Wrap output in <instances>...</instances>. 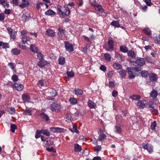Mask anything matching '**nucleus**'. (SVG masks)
<instances>
[{
    "label": "nucleus",
    "instance_id": "39448f33",
    "mask_svg": "<svg viewBox=\"0 0 160 160\" xmlns=\"http://www.w3.org/2000/svg\"><path fill=\"white\" fill-rule=\"evenodd\" d=\"M65 47L67 50L70 52H72L74 50L72 45L68 42L65 41Z\"/></svg>",
    "mask_w": 160,
    "mask_h": 160
},
{
    "label": "nucleus",
    "instance_id": "4be33fe9",
    "mask_svg": "<svg viewBox=\"0 0 160 160\" xmlns=\"http://www.w3.org/2000/svg\"><path fill=\"white\" fill-rule=\"evenodd\" d=\"M74 149L75 152H79L82 149V147L78 144H75L74 145Z\"/></svg>",
    "mask_w": 160,
    "mask_h": 160
},
{
    "label": "nucleus",
    "instance_id": "a18cd8bd",
    "mask_svg": "<svg viewBox=\"0 0 160 160\" xmlns=\"http://www.w3.org/2000/svg\"><path fill=\"white\" fill-rule=\"evenodd\" d=\"M157 123L155 121L153 122L151 124L150 128L151 129L154 130H155L156 127Z\"/></svg>",
    "mask_w": 160,
    "mask_h": 160
},
{
    "label": "nucleus",
    "instance_id": "de8ad7c7",
    "mask_svg": "<svg viewBox=\"0 0 160 160\" xmlns=\"http://www.w3.org/2000/svg\"><path fill=\"white\" fill-rule=\"evenodd\" d=\"M11 131L12 132H14L15 130L17 128V126L15 124H12L10 125Z\"/></svg>",
    "mask_w": 160,
    "mask_h": 160
},
{
    "label": "nucleus",
    "instance_id": "6e6d98bb",
    "mask_svg": "<svg viewBox=\"0 0 160 160\" xmlns=\"http://www.w3.org/2000/svg\"><path fill=\"white\" fill-rule=\"evenodd\" d=\"M144 1L148 6H151L152 4L151 0H144Z\"/></svg>",
    "mask_w": 160,
    "mask_h": 160
},
{
    "label": "nucleus",
    "instance_id": "f3484780",
    "mask_svg": "<svg viewBox=\"0 0 160 160\" xmlns=\"http://www.w3.org/2000/svg\"><path fill=\"white\" fill-rule=\"evenodd\" d=\"M41 118L47 122H49L50 118L48 116L44 113H42L40 114Z\"/></svg>",
    "mask_w": 160,
    "mask_h": 160
},
{
    "label": "nucleus",
    "instance_id": "864d4df0",
    "mask_svg": "<svg viewBox=\"0 0 160 160\" xmlns=\"http://www.w3.org/2000/svg\"><path fill=\"white\" fill-rule=\"evenodd\" d=\"M12 79L13 81L17 82L18 81V76L14 74L12 76Z\"/></svg>",
    "mask_w": 160,
    "mask_h": 160
},
{
    "label": "nucleus",
    "instance_id": "6ab92c4d",
    "mask_svg": "<svg viewBox=\"0 0 160 160\" xmlns=\"http://www.w3.org/2000/svg\"><path fill=\"white\" fill-rule=\"evenodd\" d=\"M74 94L77 95H81L83 93V90L79 88H75L74 90Z\"/></svg>",
    "mask_w": 160,
    "mask_h": 160
},
{
    "label": "nucleus",
    "instance_id": "f257e3e1",
    "mask_svg": "<svg viewBox=\"0 0 160 160\" xmlns=\"http://www.w3.org/2000/svg\"><path fill=\"white\" fill-rule=\"evenodd\" d=\"M58 11L60 17L64 18L65 16H68L70 13V10L68 7H62L60 5L58 6Z\"/></svg>",
    "mask_w": 160,
    "mask_h": 160
},
{
    "label": "nucleus",
    "instance_id": "473e14b6",
    "mask_svg": "<svg viewBox=\"0 0 160 160\" xmlns=\"http://www.w3.org/2000/svg\"><path fill=\"white\" fill-rule=\"evenodd\" d=\"M130 98L133 100H138L141 98V96L138 95H134L131 96Z\"/></svg>",
    "mask_w": 160,
    "mask_h": 160
},
{
    "label": "nucleus",
    "instance_id": "e2e57ef3",
    "mask_svg": "<svg viewBox=\"0 0 160 160\" xmlns=\"http://www.w3.org/2000/svg\"><path fill=\"white\" fill-rule=\"evenodd\" d=\"M38 85L39 87L43 86L44 84L43 81L42 80H40L38 83Z\"/></svg>",
    "mask_w": 160,
    "mask_h": 160
},
{
    "label": "nucleus",
    "instance_id": "72a5a7b5",
    "mask_svg": "<svg viewBox=\"0 0 160 160\" xmlns=\"http://www.w3.org/2000/svg\"><path fill=\"white\" fill-rule=\"evenodd\" d=\"M141 74L142 77L144 78H147L149 76V74L147 71L143 70L141 72Z\"/></svg>",
    "mask_w": 160,
    "mask_h": 160
},
{
    "label": "nucleus",
    "instance_id": "4468645a",
    "mask_svg": "<svg viewBox=\"0 0 160 160\" xmlns=\"http://www.w3.org/2000/svg\"><path fill=\"white\" fill-rule=\"evenodd\" d=\"M14 88H15L18 91H21L23 88V86L21 84L17 83H15L13 85Z\"/></svg>",
    "mask_w": 160,
    "mask_h": 160
},
{
    "label": "nucleus",
    "instance_id": "2eb2a0df",
    "mask_svg": "<svg viewBox=\"0 0 160 160\" xmlns=\"http://www.w3.org/2000/svg\"><path fill=\"white\" fill-rule=\"evenodd\" d=\"M46 34L47 35L52 37L54 36L55 35L54 31L50 29H47L46 32Z\"/></svg>",
    "mask_w": 160,
    "mask_h": 160
},
{
    "label": "nucleus",
    "instance_id": "c03bdc74",
    "mask_svg": "<svg viewBox=\"0 0 160 160\" xmlns=\"http://www.w3.org/2000/svg\"><path fill=\"white\" fill-rule=\"evenodd\" d=\"M106 136L104 133H102L99 135V140L101 141H103L106 138Z\"/></svg>",
    "mask_w": 160,
    "mask_h": 160
},
{
    "label": "nucleus",
    "instance_id": "1a4fd4ad",
    "mask_svg": "<svg viewBox=\"0 0 160 160\" xmlns=\"http://www.w3.org/2000/svg\"><path fill=\"white\" fill-rule=\"evenodd\" d=\"M136 63L139 66H143L145 63V61L143 58H138L135 61Z\"/></svg>",
    "mask_w": 160,
    "mask_h": 160
},
{
    "label": "nucleus",
    "instance_id": "8fccbe9b",
    "mask_svg": "<svg viewBox=\"0 0 160 160\" xmlns=\"http://www.w3.org/2000/svg\"><path fill=\"white\" fill-rule=\"evenodd\" d=\"M147 150L149 153H151L153 152V147L152 145L148 144Z\"/></svg>",
    "mask_w": 160,
    "mask_h": 160
},
{
    "label": "nucleus",
    "instance_id": "37998d69",
    "mask_svg": "<svg viewBox=\"0 0 160 160\" xmlns=\"http://www.w3.org/2000/svg\"><path fill=\"white\" fill-rule=\"evenodd\" d=\"M143 31L147 35L149 36L151 34V31L148 28H144Z\"/></svg>",
    "mask_w": 160,
    "mask_h": 160
},
{
    "label": "nucleus",
    "instance_id": "13d9d810",
    "mask_svg": "<svg viewBox=\"0 0 160 160\" xmlns=\"http://www.w3.org/2000/svg\"><path fill=\"white\" fill-rule=\"evenodd\" d=\"M5 16L3 13L0 14V21H3L5 19Z\"/></svg>",
    "mask_w": 160,
    "mask_h": 160
},
{
    "label": "nucleus",
    "instance_id": "393cba45",
    "mask_svg": "<svg viewBox=\"0 0 160 160\" xmlns=\"http://www.w3.org/2000/svg\"><path fill=\"white\" fill-rule=\"evenodd\" d=\"M128 56L131 58H136V54L134 53V52L132 50L129 51L128 52Z\"/></svg>",
    "mask_w": 160,
    "mask_h": 160
},
{
    "label": "nucleus",
    "instance_id": "20e7f679",
    "mask_svg": "<svg viewBox=\"0 0 160 160\" xmlns=\"http://www.w3.org/2000/svg\"><path fill=\"white\" fill-rule=\"evenodd\" d=\"M108 48H106V50L107 51L109 52L112 51L114 49V42L112 39H109L108 42Z\"/></svg>",
    "mask_w": 160,
    "mask_h": 160
},
{
    "label": "nucleus",
    "instance_id": "9d476101",
    "mask_svg": "<svg viewBox=\"0 0 160 160\" xmlns=\"http://www.w3.org/2000/svg\"><path fill=\"white\" fill-rule=\"evenodd\" d=\"M148 77L150 80L152 82H155L158 79L157 75L153 73H149Z\"/></svg>",
    "mask_w": 160,
    "mask_h": 160
},
{
    "label": "nucleus",
    "instance_id": "603ef678",
    "mask_svg": "<svg viewBox=\"0 0 160 160\" xmlns=\"http://www.w3.org/2000/svg\"><path fill=\"white\" fill-rule=\"evenodd\" d=\"M83 113H82L81 111L78 110L75 112L74 114L77 117L78 116H82L83 115Z\"/></svg>",
    "mask_w": 160,
    "mask_h": 160
},
{
    "label": "nucleus",
    "instance_id": "c9c22d12",
    "mask_svg": "<svg viewBox=\"0 0 160 160\" xmlns=\"http://www.w3.org/2000/svg\"><path fill=\"white\" fill-rule=\"evenodd\" d=\"M69 101L72 104L75 105L78 103V101L77 99L74 98H71L69 99Z\"/></svg>",
    "mask_w": 160,
    "mask_h": 160
},
{
    "label": "nucleus",
    "instance_id": "aec40b11",
    "mask_svg": "<svg viewBox=\"0 0 160 160\" xmlns=\"http://www.w3.org/2000/svg\"><path fill=\"white\" fill-rule=\"evenodd\" d=\"M22 20L24 22H26L29 18V15L27 13L23 14L22 17Z\"/></svg>",
    "mask_w": 160,
    "mask_h": 160
},
{
    "label": "nucleus",
    "instance_id": "5701e85b",
    "mask_svg": "<svg viewBox=\"0 0 160 160\" xmlns=\"http://www.w3.org/2000/svg\"><path fill=\"white\" fill-rule=\"evenodd\" d=\"M30 38L29 37L24 36L22 37V40L24 44L26 43L28 41H29Z\"/></svg>",
    "mask_w": 160,
    "mask_h": 160
},
{
    "label": "nucleus",
    "instance_id": "6e6552de",
    "mask_svg": "<svg viewBox=\"0 0 160 160\" xmlns=\"http://www.w3.org/2000/svg\"><path fill=\"white\" fill-rule=\"evenodd\" d=\"M131 118L133 124L135 123L138 124L142 120L141 119L140 117L137 116H132Z\"/></svg>",
    "mask_w": 160,
    "mask_h": 160
},
{
    "label": "nucleus",
    "instance_id": "4c0bfd02",
    "mask_svg": "<svg viewBox=\"0 0 160 160\" xmlns=\"http://www.w3.org/2000/svg\"><path fill=\"white\" fill-rule=\"evenodd\" d=\"M50 96L52 97H54L57 95V92L56 90L52 89L50 92Z\"/></svg>",
    "mask_w": 160,
    "mask_h": 160
},
{
    "label": "nucleus",
    "instance_id": "7c9ffc66",
    "mask_svg": "<svg viewBox=\"0 0 160 160\" xmlns=\"http://www.w3.org/2000/svg\"><path fill=\"white\" fill-rule=\"evenodd\" d=\"M110 24L111 25L117 28L120 27L119 22L118 21H112L111 23Z\"/></svg>",
    "mask_w": 160,
    "mask_h": 160
},
{
    "label": "nucleus",
    "instance_id": "338daca9",
    "mask_svg": "<svg viewBox=\"0 0 160 160\" xmlns=\"http://www.w3.org/2000/svg\"><path fill=\"white\" fill-rule=\"evenodd\" d=\"M113 71H111L108 72V75L109 78H111L113 75Z\"/></svg>",
    "mask_w": 160,
    "mask_h": 160
},
{
    "label": "nucleus",
    "instance_id": "bb28decb",
    "mask_svg": "<svg viewBox=\"0 0 160 160\" xmlns=\"http://www.w3.org/2000/svg\"><path fill=\"white\" fill-rule=\"evenodd\" d=\"M113 67L114 68H115L117 70H119L121 69L122 68V65L116 62L114 63L113 64Z\"/></svg>",
    "mask_w": 160,
    "mask_h": 160
},
{
    "label": "nucleus",
    "instance_id": "4d7b16f0",
    "mask_svg": "<svg viewBox=\"0 0 160 160\" xmlns=\"http://www.w3.org/2000/svg\"><path fill=\"white\" fill-rule=\"evenodd\" d=\"M46 149L47 151L49 152H56L55 148L53 147L51 148H46Z\"/></svg>",
    "mask_w": 160,
    "mask_h": 160
},
{
    "label": "nucleus",
    "instance_id": "bf43d9fd",
    "mask_svg": "<svg viewBox=\"0 0 160 160\" xmlns=\"http://www.w3.org/2000/svg\"><path fill=\"white\" fill-rule=\"evenodd\" d=\"M106 67L104 65H101L100 67V69L104 72L106 70Z\"/></svg>",
    "mask_w": 160,
    "mask_h": 160
},
{
    "label": "nucleus",
    "instance_id": "7ed1b4c3",
    "mask_svg": "<svg viewBox=\"0 0 160 160\" xmlns=\"http://www.w3.org/2000/svg\"><path fill=\"white\" fill-rule=\"evenodd\" d=\"M50 131L52 132L64 133L66 130L63 128L58 127L50 128Z\"/></svg>",
    "mask_w": 160,
    "mask_h": 160
},
{
    "label": "nucleus",
    "instance_id": "423d86ee",
    "mask_svg": "<svg viewBox=\"0 0 160 160\" xmlns=\"http://www.w3.org/2000/svg\"><path fill=\"white\" fill-rule=\"evenodd\" d=\"M61 108L60 104L58 102L52 103L51 107V110L52 111H55L60 110Z\"/></svg>",
    "mask_w": 160,
    "mask_h": 160
},
{
    "label": "nucleus",
    "instance_id": "f03ea898",
    "mask_svg": "<svg viewBox=\"0 0 160 160\" xmlns=\"http://www.w3.org/2000/svg\"><path fill=\"white\" fill-rule=\"evenodd\" d=\"M128 73L129 75V78L130 79L134 78L137 74L134 67L128 68Z\"/></svg>",
    "mask_w": 160,
    "mask_h": 160
},
{
    "label": "nucleus",
    "instance_id": "79ce46f5",
    "mask_svg": "<svg viewBox=\"0 0 160 160\" xmlns=\"http://www.w3.org/2000/svg\"><path fill=\"white\" fill-rule=\"evenodd\" d=\"M59 64L63 65L65 62V58L63 57H60L58 59Z\"/></svg>",
    "mask_w": 160,
    "mask_h": 160
},
{
    "label": "nucleus",
    "instance_id": "0e129e2a",
    "mask_svg": "<svg viewBox=\"0 0 160 160\" xmlns=\"http://www.w3.org/2000/svg\"><path fill=\"white\" fill-rule=\"evenodd\" d=\"M112 96L114 97H116L118 95V92L117 91L113 90L112 92Z\"/></svg>",
    "mask_w": 160,
    "mask_h": 160
},
{
    "label": "nucleus",
    "instance_id": "ddd939ff",
    "mask_svg": "<svg viewBox=\"0 0 160 160\" xmlns=\"http://www.w3.org/2000/svg\"><path fill=\"white\" fill-rule=\"evenodd\" d=\"M145 102L144 100H139L137 103L138 107L140 109L143 108L145 107Z\"/></svg>",
    "mask_w": 160,
    "mask_h": 160
},
{
    "label": "nucleus",
    "instance_id": "b1692460",
    "mask_svg": "<svg viewBox=\"0 0 160 160\" xmlns=\"http://www.w3.org/2000/svg\"><path fill=\"white\" fill-rule=\"evenodd\" d=\"M103 57L105 60L108 62L110 61L111 60V57L110 54L108 53H106L104 54Z\"/></svg>",
    "mask_w": 160,
    "mask_h": 160
},
{
    "label": "nucleus",
    "instance_id": "09e8293b",
    "mask_svg": "<svg viewBox=\"0 0 160 160\" xmlns=\"http://www.w3.org/2000/svg\"><path fill=\"white\" fill-rule=\"evenodd\" d=\"M101 147L100 145H97L94 148V150L98 154L99 152L101 150Z\"/></svg>",
    "mask_w": 160,
    "mask_h": 160
},
{
    "label": "nucleus",
    "instance_id": "ea45409f",
    "mask_svg": "<svg viewBox=\"0 0 160 160\" xmlns=\"http://www.w3.org/2000/svg\"><path fill=\"white\" fill-rule=\"evenodd\" d=\"M46 62H44L42 59L40 60V61L38 62V66L41 68H42L45 66L46 65Z\"/></svg>",
    "mask_w": 160,
    "mask_h": 160
},
{
    "label": "nucleus",
    "instance_id": "e433bc0d",
    "mask_svg": "<svg viewBox=\"0 0 160 160\" xmlns=\"http://www.w3.org/2000/svg\"><path fill=\"white\" fill-rule=\"evenodd\" d=\"M11 52L12 53L13 55H17L20 53V51L19 50H18L17 48H15L12 49Z\"/></svg>",
    "mask_w": 160,
    "mask_h": 160
},
{
    "label": "nucleus",
    "instance_id": "69168bd1",
    "mask_svg": "<svg viewBox=\"0 0 160 160\" xmlns=\"http://www.w3.org/2000/svg\"><path fill=\"white\" fill-rule=\"evenodd\" d=\"M73 128L74 130V132L77 133H79V132L77 129V126L76 125H74L73 126Z\"/></svg>",
    "mask_w": 160,
    "mask_h": 160
},
{
    "label": "nucleus",
    "instance_id": "052dcab7",
    "mask_svg": "<svg viewBox=\"0 0 160 160\" xmlns=\"http://www.w3.org/2000/svg\"><path fill=\"white\" fill-rule=\"evenodd\" d=\"M43 4V3H42L38 2L36 6V8L38 10H39L40 8V7L42 6Z\"/></svg>",
    "mask_w": 160,
    "mask_h": 160
},
{
    "label": "nucleus",
    "instance_id": "f704fd0d",
    "mask_svg": "<svg viewBox=\"0 0 160 160\" xmlns=\"http://www.w3.org/2000/svg\"><path fill=\"white\" fill-rule=\"evenodd\" d=\"M115 132L118 133H120L122 132V129L119 125H116L115 126Z\"/></svg>",
    "mask_w": 160,
    "mask_h": 160
},
{
    "label": "nucleus",
    "instance_id": "49530a36",
    "mask_svg": "<svg viewBox=\"0 0 160 160\" xmlns=\"http://www.w3.org/2000/svg\"><path fill=\"white\" fill-rule=\"evenodd\" d=\"M42 133H43V134L46 135L47 136H50V132L48 131V130H41Z\"/></svg>",
    "mask_w": 160,
    "mask_h": 160
},
{
    "label": "nucleus",
    "instance_id": "c756f323",
    "mask_svg": "<svg viewBox=\"0 0 160 160\" xmlns=\"http://www.w3.org/2000/svg\"><path fill=\"white\" fill-rule=\"evenodd\" d=\"M119 73L120 77L122 78H125L126 74V71L125 70L122 69L119 71Z\"/></svg>",
    "mask_w": 160,
    "mask_h": 160
},
{
    "label": "nucleus",
    "instance_id": "774afa93",
    "mask_svg": "<svg viewBox=\"0 0 160 160\" xmlns=\"http://www.w3.org/2000/svg\"><path fill=\"white\" fill-rule=\"evenodd\" d=\"M115 85V83L113 81H110L109 83V86L110 88H112Z\"/></svg>",
    "mask_w": 160,
    "mask_h": 160
},
{
    "label": "nucleus",
    "instance_id": "a878e982",
    "mask_svg": "<svg viewBox=\"0 0 160 160\" xmlns=\"http://www.w3.org/2000/svg\"><path fill=\"white\" fill-rule=\"evenodd\" d=\"M120 49L121 52L124 53L127 52L128 51V48L124 45L121 46Z\"/></svg>",
    "mask_w": 160,
    "mask_h": 160
},
{
    "label": "nucleus",
    "instance_id": "3c124183",
    "mask_svg": "<svg viewBox=\"0 0 160 160\" xmlns=\"http://www.w3.org/2000/svg\"><path fill=\"white\" fill-rule=\"evenodd\" d=\"M37 53V57L38 58L39 60H42V58H43L44 56L43 54H42L41 53L39 52H36Z\"/></svg>",
    "mask_w": 160,
    "mask_h": 160
},
{
    "label": "nucleus",
    "instance_id": "a19ab883",
    "mask_svg": "<svg viewBox=\"0 0 160 160\" xmlns=\"http://www.w3.org/2000/svg\"><path fill=\"white\" fill-rule=\"evenodd\" d=\"M2 46L3 48H9V44L8 43L0 42V47Z\"/></svg>",
    "mask_w": 160,
    "mask_h": 160
},
{
    "label": "nucleus",
    "instance_id": "680f3d73",
    "mask_svg": "<svg viewBox=\"0 0 160 160\" xmlns=\"http://www.w3.org/2000/svg\"><path fill=\"white\" fill-rule=\"evenodd\" d=\"M89 2L94 7L97 5L95 0H89Z\"/></svg>",
    "mask_w": 160,
    "mask_h": 160
},
{
    "label": "nucleus",
    "instance_id": "58836bf2",
    "mask_svg": "<svg viewBox=\"0 0 160 160\" xmlns=\"http://www.w3.org/2000/svg\"><path fill=\"white\" fill-rule=\"evenodd\" d=\"M115 58L118 60L122 61L123 59V56L121 55L118 52L115 53Z\"/></svg>",
    "mask_w": 160,
    "mask_h": 160
},
{
    "label": "nucleus",
    "instance_id": "f8f14e48",
    "mask_svg": "<svg viewBox=\"0 0 160 160\" xmlns=\"http://www.w3.org/2000/svg\"><path fill=\"white\" fill-rule=\"evenodd\" d=\"M149 107L151 108V109H150L151 112H152L153 111H154L155 112L153 113L157 114L158 113V111L155 107V106L154 105L153 103H152V102H150L149 104Z\"/></svg>",
    "mask_w": 160,
    "mask_h": 160
},
{
    "label": "nucleus",
    "instance_id": "2f4dec72",
    "mask_svg": "<svg viewBox=\"0 0 160 160\" xmlns=\"http://www.w3.org/2000/svg\"><path fill=\"white\" fill-rule=\"evenodd\" d=\"M95 7V9H97L99 12H104V10L101 5H97Z\"/></svg>",
    "mask_w": 160,
    "mask_h": 160
},
{
    "label": "nucleus",
    "instance_id": "c85d7f7f",
    "mask_svg": "<svg viewBox=\"0 0 160 160\" xmlns=\"http://www.w3.org/2000/svg\"><path fill=\"white\" fill-rule=\"evenodd\" d=\"M30 50L32 52L36 53L38 52V49L34 44H32L30 47Z\"/></svg>",
    "mask_w": 160,
    "mask_h": 160
},
{
    "label": "nucleus",
    "instance_id": "9b49d317",
    "mask_svg": "<svg viewBox=\"0 0 160 160\" xmlns=\"http://www.w3.org/2000/svg\"><path fill=\"white\" fill-rule=\"evenodd\" d=\"M23 101L24 102H29L30 100L29 95L27 93H24L22 95Z\"/></svg>",
    "mask_w": 160,
    "mask_h": 160
},
{
    "label": "nucleus",
    "instance_id": "412c9836",
    "mask_svg": "<svg viewBox=\"0 0 160 160\" xmlns=\"http://www.w3.org/2000/svg\"><path fill=\"white\" fill-rule=\"evenodd\" d=\"M22 114L24 115H31L32 114V111L30 109H26L23 112Z\"/></svg>",
    "mask_w": 160,
    "mask_h": 160
},
{
    "label": "nucleus",
    "instance_id": "5fc2aeb1",
    "mask_svg": "<svg viewBox=\"0 0 160 160\" xmlns=\"http://www.w3.org/2000/svg\"><path fill=\"white\" fill-rule=\"evenodd\" d=\"M67 74L68 77H73L74 76V73L72 71L67 72Z\"/></svg>",
    "mask_w": 160,
    "mask_h": 160
},
{
    "label": "nucleus",
    "instance_id": "dca6fc26",
    "mask_svg": "<svg viewBox=\"0 0 160 160\" xmlns=\"http://www.w3.org/2000/svg\"><path fill=\"white\" fill-rule=\"evenodd\" d=\"M88 105L91 108H95L96 106V103L91 100H89L88 101Z\"/></svg>",
    "mask_w": 160,
    "mask_h": 160
},
{
    "label": "nucleus",
    "instance_id": "0eeeda50",
    "mask_svg": "<svg viewBox=\"0 0 160 160\" xmlns=\"http://www.w3.org/2000/svg\"><path fill=\"white\" fill-rule=\"evenodd\" d=\"M9 34L10 35V38L13 40L15 39L16 37V32L15 31H13L12 29L10 28H7Z\"/></svg>",
    "mask_w": 160,
    "mask_h": 160
},
{
    "label": "nucleus",
    "instance_id": "a211bd4d",
    "mask_svg": "<svg viewBox=\"0 0 160 160\" xmlns=\"http://www.w3.org/2000/svg\"><path fill=\"white\" fill-rule=\"evenodd\" d=\"M158 94L157 91L154 89H152L150 94V97L152 98L153 99H155L157 97Z\"/></svg>",
    "mask_w": 160,
    "mask_h": 160
},
{
    "label": "nucleus",
    "instance_id": "cd10ccee",
    "mask_svg": "<svg viewBox=\"0 0 160 160\" xmlns=\"http://www.w3.org/2000/svg\"><path fill=\"white\" fill-rule=\"evenodd\" d=\"M55 13V12L50 9L47 11L45 13V15L48 16L54 15Z\"/></svg>",
    "mask_w": 160,
    "mask_h": 160
}]
</instances>
